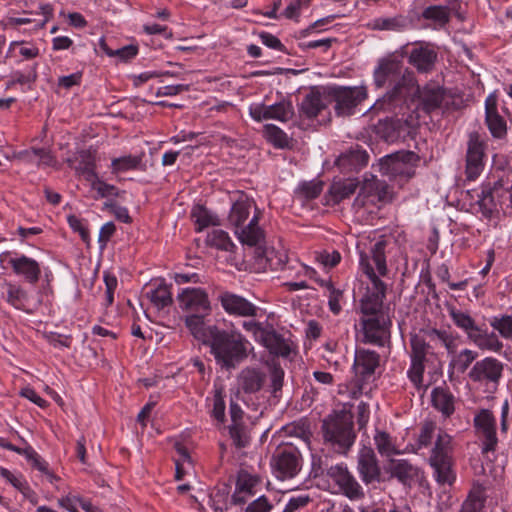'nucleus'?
Returning a JSON list of instances; mask_svg holds the SVG:
<instances>
[{
	"label": "nucleus",
	"instance_id": "nucleus-1",
	"mask_svg": "<svg viewBox=\"0 0 512 512\" xmlns=\"http://www.w3.org/2000/svg\"><path fill=\"white\" fill-rule=\"evenodd\" d=\"M374 84L378 88L392 85L393 88L383 99L377 100L373 109H388L391 102L410 94L415 86L413 73L404 68L401 60L396 57H387L379 61L373 73Z\"/></svg>",
	"mask_w": 512,
	"mask_h": 512
},
{
	"label": "nucleus",
	"instance_id": "nucleus-2",
	"mask_svg": "<svg viewBox=\"0 0 512 512\" xmlns=\"http://www.w3.org/2000/svg\"><path fill=\"white\" fill-rule=\"evenodd\" d=\"M385 297L362 296L360 299V335L364 343L383 347L390 339L391 320L383 308Z\"/></svg>",
	"mask_w": 512,
	"mask_h": 512
},
{
	"label": "nucleus",
	"instance_id": "nucleus-3",
	"mask_svg": "<svg viewBox=\"0 0 512 512\" xmlns=\"http://www.w3.org/2000/svg\"><path fill=\"white\" fill-rule=\"evenodd\" d=\"M254 202L247 195L241 193L233 202L229 215L228 225L233 229L235 237L242 245L260 248L264 242V231L259 227V216L251 209Z\"/></svg>",
	"mask_w": 512,
	"mask_h": 512
},
{
	"label": "nucleus",
	"instance_id": "nucleus-4",
	"mask_svg": "<svg viewBox=\"0 0 512 512\" xmlns=\"http://www.w3.org/2000/svg\"><path fill=\"white\" fill-rule=\"evenodd\" d=\"M215 361L222 368H235L252 349L250 342L238 331L212 329V337L206 344Z\"/></svg>",
	"mask_w": 512,
	"mask_h": 512
},
{
	"label": "nucleus",
	"instance_id": "nucleus-5",
	"mask_svg": "<svg viewBox=\"0 0 512 512\" xmlns=\"http://www.w3.org/2000/svg\"><path fill=\"white\" fill-rule=\"evenodd\" d=\"M385 247V241L379 240L374 243L368 252L360 253L359 268L369 281L363 296L385 297L386 295V285L381 280L388 272Z\"/></svg>",
	"mask_w": 512,
	"mask_h": 512
},
{
	"label": "nucleus",
	"instance_id": "nucleus-6",
	"mask_svg": "<svg viewBox=\"0 0 512 512\" xmlns=\"http://www.w3.org/2000/svg\"><path fill=\"white\" fill-rule=\"evenodd\" d=\"M452 451L451 436L439 430L429 459L430 465L434 470V478L439 484L451 485L455 481Z\"/></svg>",
	"mask_w": 512,
	"mask_h": 512
},
{
	"label": "nucleus",
	"instance_id": "nucleus-7",
	"mask_svg": "<svg viewBox=\"0 0 512 512\" xmlns=\"http://www.w3.org/2000/svg\"><path fill=\"white\" fill-rule=\"evenodd\" d=\"M478 204L484 214L512 208V185L504 188L502 182L498 181L493 187H484L478 195Z\"/></svg>",
	"mask_w": 512,
	"mask_h": 512
},
{
	"label": "nucleus",
	"instance_id": "nucleus-8",
	"mask_svg": "<svg viewBox=\"0 0 512 512\" xmlns=\"http://www.w3.org/2000/svg\"><path fill=\"white\" fill-rule=\"evenodd\" d=\"M473 423L482 452L494 451L498 444V438L497 423L493 413L488 409H481L474 415Z\"/></svg>",
	"mask_w": 512,
	"mask_h": 512
},
{
	"label": "nucleus",
	"instance_id": "nucleus-9",
	"mask_svg": "<svg viewBox=\"0 0 512 512\" xmlns=\"http://www.w3.org/2000/svg\"><path fill=\"white\" fill-rule=\"evenodd\" d=\"M413 157L412 153L386 156L381 159L379 170L383 175L404 183L415 174L414 165L411 163Z\"/></svg>",
	"mask_w": 512,
	"mask_h": 512
},
{
	"label": "nucleus",
	"instance_id": "nucleus-10",
	"mask_svg": "<svg viewBox=\"0 0 512 512\" xmlns=\"http://www.w3.org/2000/svg\"><path fill=\"white\" fill-rule=\"evenodd\" d=\"M392 199L389 186L374 175L365 177L360 191L355 199V205L363 207L367 204L376 205L379 202H388Z\"/></svg>",
	"mask_w": 512,
	"mask_h": 512
},
{
	"label": "nucleus",
	"instance_id": "nucleus-11",
	"mask_svg": "<svg viewBox=\"0 0 512 512\" xmlns=\"http://www.w3.org/2000/svg\"><path fill=\"white\" fill-rule=\"evenodd\" d=\"M503 374V363L496 358L486 357L477 361L469 372L474 382L484 383L488 389L495 390Z\"/></svg>",
	"mask_w": 512,
	"mask_h": 512
},
{
	"label": "nucleus",
	"instance_id": "nucleus-12",
	"mask_svg": "<svg viewBox=\"0 0 512 512\" xmlns=\"http://www.w3.org/2000/svg\"><path fill=\"white\" fill-rule=\"evenodd\" d=\"M485 140L476 132L470 133L466 151V177L476 180L483 171L485 159Z\"/></svg>",
	"mask_w": 512,
	"mask_h": 512
},
{
	"label": "nucleus",
	"instance_id": "nucleus-13",
	"mask_svg": "<svg viewBox=\"0 0 512 512\" xmlns=\"http://www.w3.org/2000/svg\"><path fill=\"white\" fill-rule=\"evenodd\" d=\"M327 476L338 486L339 492L350 500H359L364 497L363 488L345 464L331 466L327 471Z\"/></svg>",
	"mask_w": 512,
	"mask_h": 512
},
{
	"label": "nucleus",
	"instance_id": "nucleus-14",
	"mask_svg": "<svg viewBox=\"0 0 512 512\" xmlns=\"http://www.w3.org/2000/svg\"><path fill=\"white\" fill-rule=\"evenodd\" d=\"M294 114L292 103L288 100H281L272 105L264 103H252L249 106V115L256 121L277 120L287 122Z\"/></svg>",
	"mask_w": 512,
	"mask_h": 512
},
{
	"label": "nucleus",
	"instance_id": "nucleus-15",
	"mask_svg": "<svg viewBox=\"0 0 512 512\" xmlns=\"http://www.w3.org/2000/svg\"><path fill=\"white\" fill-rule=\"evenodd\" d=\"M179 307L189 313H204L210 315L212 311L208 293L200 287L183 288L177 295Z\"/></svg>",
	"mask_w": 512,
	"mask_h": 512
},
{
	"label": "nucleus",
	"instance_id": "nucleus-16",
	"mask_svg": "<svg viewBox=\"0 0 512 512\" xmlns=\"http://www.w3.org/2000/svg\"><path fill=\"white\" fill-rule=\"evenodd\" d=\"M323 435L327 442L345 450L352 446L355 440L352 426L339 418H331L323 423Z\"/></svg>",
	"mask_w": 512,
	"mask_h": 512
},
{
	"label": "nucleus",
	"instance_id": "nucleus-17",
	"mask_svg": "<svg viewBox=\"0 0 512 512\" xmlns=\"http://www.w3.org/2000/svg\"><path fill=\"white\" fill-rule=\"evenodd\" d=\"M334 96L337 115L347 116L353 114L354 108L367 98V90L364 86L341 87Z\"/></svg>",
	"mask_w": 512,
	"mask_h": 512
},
{
	"label": "nucleus",
	"instance_id": "nucleus-18",
	"mask_svg": "<svg viewBox=\"0 0 512 512\" xmlns=\"http://www.w3.org/2000/svg\"><path fill=\"white\" fill-rule=\"evenodd\" d=\"M357 469L361 480L366 484L380 482L381 470L371 447L363 446L358 452Z\"/></svg>",
	"mask_w": 512,
	"mask_h": 512
},
{
	"label": "nucleus",
	"instance_id": "nucleus-19",
	"mask_svg": "<svg viewBox=\"0 0 512 512\" xmlns=\"http://www.w3.org/2000/svg\"><path fill=\"white\" fill-rule=\"evenodd\" d=\"M485 122L494 138L502 139L506 136L507 123L498 111L497 97L494 94L488 95L485 100Z\"/></svg>",
	"mask_w": 512,
	"mask_h": 512
},
{
	"label": "nucleus",
	"instance_id": "nucleus-20",
	"mask_svg": "<svg viewBox=\"0 0 512 512\" xmlns=\"http://www.w3.org/2000/svg\"><path fill=\"white\" fill-rule=\"evenodd\" d=\"M427 337L430 339H434L435 337L440 340L446 341L445 332L431 329L429 331H420L419 333L411 335L410 338V360L424 362L426 361V357L430 351V346L427 342Z\"/></svg>",
	"mask_w": 512,
	"mask_h": 512
},
{
	"label": "nucleus",
	"instance_id": "nucleus-21",
	"mask_svg": "<svg viewBox=\"0 0 512 512\" xmlns=\"http://www.w3.org/2000/svg\"><path fill=\"white\" fill-rule=\"evenodd\" d=\"M221 306L226 313L241 317H253L257 313V307L242 296L224 292L219 296Z\"/></svg>",
	"mask_w": 512,
	"mask_h": 512
},
{
	"label": "nucleus",
	"instance_id": "nucleus-22",
	"mask_svg": "<svg viewBox=\"0 0 512 512\" xmlns=\"http://www.w3.org/2000/svg\"><path fill=\"white\" fill-rule=\"evenodd\" d=\"M15 274L23 277L27 282L35 284L41 276L39 263L26 255H19L9 260Z\"/></svg>",
	"mask_w": 512,
	"mask_h": 512
},
{
	"label": "nucleus",
	"instance_id": "nucleus-23",
	"mask_svg": "<svg viewBox=\"0 0 512 512\" xmlns=\"http://www.w3.org/2000/svg\"><path fill=\"white\" fill-rule=\"evenodd\" d=\"M275 470L282 479L294 477L300 470L298 452L294 449L283 450L276 458Z\"/></svg>",
	"mask_w": 512,
	"mask_h": 512
},
{
	"label": "nucleus",
	"instance_id": "nucleus-24",
	"mask_svg": "<svg viewBox=\"0 0 512 512\" xmlns=\"http://www.w3.org/2000/svg\"><path fill=\"white\" fill-rule=\"evenodd\" d=\"M379 365V355L375 351L356 350L353 369L363 380L371 376Z\"/></svg>",
	"mask_w": 512,
	"mask_h": 512
},
{
	"label": "nucleus",
	"instance_id": "nucleus-25",
	"mask_svg": "<svg viewBox=\"0 0 512 512\" xmlns=\"http://www.w3.org/2000/svg\"><path fill=\"white\" fill-rule=\"evenodd\" d=\"M259 483V478L247 471H240L237 476L236 489L232 496L235 504H243L248 498L255 494V487Z\"/></svg>",
	"mask_w": 512,
	"mask_h": 512
},
{
	"label": "nucleus",
	"instance_id": "nucleus-26",
	"mask_svg": "<svg viewBox=\"0 0 512 512\" xmlns=\"http://www.w3.org/2000/svg\"><path fill=\"white\" fill-rule=\"evenodd\" d=\"M80 170L85 179L90 183L92 190L97 192L99 198L118 196V188L100 179L95 171L94 164L88 163L83 168H80Z\"/></svg>",
	"mask_w": 512,
	"mask_h": 512
},
{
	"label": "nucleus",
	"instance_id": "nucleus-27",
	"mask_svg": "<svg viewBox=\"0 0 512 512\" xmlns=\"http://www.w3.org/2000/svg\"><path fill=\"white\" fill-rule=\"evenodd\" d=\"M204 313H189L185 317V325L190 333L199 341L207 344L212 337V329L218 328L215 325H206Z\"/></svg>",
	"mask_w": 512,
	"mask_h": 512
},
{
	"label": "nucleus",
	"instance_id": "nucleus-28",
	"mask_svg": "<svg viewBox=\"0 0 512 512\" xmlns=\"http://www.w3.org/2000/svg\"><path fill=\"white\" fill-rule=\"evenodd\" d=\"M257 342L262 344L271 354L277 356L287 357L291 351L289 344L268 324H266V328Z\"/></svg>",
	"mask_w": 512,
	"mask_h": 512
},
{
	"label": "nucleus",
	"instance_id": "nucleus-29",
	"mask_svg": "<svg viewBox=\"0 0 512 512\" xmlns=\"http://www.w3.org/2000/svg\"><path fill=\"white\" fill-rule=\"evenodd\" d=\"M437 53L429 46L417 45L410 51L409 62L419 71L427 72L432 69Z\"/></svg>",
	"mask_w": 512,
	"mask_h": 512
},
{
	"label": "nucleus",
	"instance_id": "nucleus-30",
	"mask_svg": "<svg viewBox=\"0 0 512 512\" xmlns=\"http://www.w3.org/2000/svg\"><path fill=\"white\" fill-rule=\"evenodd\" d=\"M40 50L33 42L12 41L9 44L6 57L15 58L17 63L35 59L39 56Z\"/></svg>",
	"mask_w": 512,
	"mask_h": 512
},
{
	"label": "nucleus",
	"instance_id": "nucleus-31",
	"mask_svg": "<svg viewBox=\"0 0 512 512\" xmlns=\"http://www.w3.org/2000/svg\"><path fill=\"white\" fill-rule=\"evenodd\" d=\"M418 93L419 106L426 113L440 108L444 99V92L438 86H425L421 90L418 89Z\"/></svg>",
	"mask_w": 512,
	"mask_h": 512
},
{
	"label": "nucleus",
	"instance_id": "nucleus-32",
	"mask_svg": "<svg viewBox=\"0 0 512 512\" xmlns=\"http://www.w3.org/2000/svg\"><path fill=\"white\" fill-rule=\"evenodd\" d=\"M357 187L358 181L354 178L334 181L329 188V201L333 204H338L353 195Z\"/></svg>",
	"mask_w": 512,
	"mask_h": 512
},
{
	"label": "nucleus",
	"instance_id": "nucleus-33",
	"mask_svg": "<svg viewBox=\"0 0 512 512\" xmlns=\"http://www.w3.org/2000/svg\"><path fill=\"white\" fill-rule=\"evenodd\" d=\"M264 381V375L255 368H245L238 376L239 386L247 393L260 390Z\"/></svg>",
	"mask_w": 512,
	"mask_h": 512
},
{
	"label": "nucleus",
	"instance_id": "nucleus-34",
	"mask_svg": "<svg viewBox=\"0 0 512 512\" xmlns=\"http://www.w3.org/2000/svg\"><path fill=\"white\" fill-rule=\"evenodd\" d=\"M191 218L196 226L197 232H201L210 226L220 225L218 216L202 205H196L192 208Z\"/></svg>",
	"mask_w": 512,
	"mask_h": 512
},
{
	"label": "nucleus",
	"instance_id": "nucleus-35",
	"mask_svg": "<svg viewBox=\"0 0 512 512\" xmlns=\"http://www.w3.org/2000/svg\"><path fill=\"white\" fill-rule=\"evenodd\" d=\"M448 313L453 323L461 330H463L468 338L470 339L476 332L478 327L472 317L462 310L457 309L454 306L448 307Z\"/></svg>",
	"mask_w": 512,
	"mask_h": 512
},
{
	"label": "nucleus",
	"instance_id": "nucleus-36",
	"mask_svg": "<svg viewBox=\"0 0 512 512\" xmlns=\"http://www.w3.org/2000/svg\"><path fill=\"white\" fill-rule=\"evenodd\" d=\"M263 137L277 149H285L290 146L291 139L281 128L274 124L263 126Z\"/></svg>",
	"mask_w": 512,
	"mask_h": 512
},
{
	"label": "nucleus",
	"instance_id": "nucleus-37",
	"mask_svg": "<svg viewBox=\"0 0 512 512\" xmlns=\"http://www.w3.org/2000/svg\"><path fill=\"white\" fill-rule=\"evenodd\" d=\"M431 400L433 406L442 412L443 415L449 416L454 411L453 396L443 388L437 387L432 390Z\"/></svg>",
	"mask_w": 512,
	"mask_h": 512
},
{
	"label": "nucleus",
	"instance_id": "nucleus-38",
	"mask_svg": "<svg viewBox=\"0 0 512 512\" xmlns=\"http://www.w3.org/2000/svg\"><path fill=\"white\" fill-rule=\"evenodd\" d=\"M477 356V352L470 349H463L460 352L455 353L450 360L449 371L459 374L464 373Z\"/></svg>",
	"mask_w": 512,
	"mask_h": 512
},
{
	"label": "nucleus",
	"instance_id": "nucleus-39",
	"mask_svg": "<svg viewBox=\"0 0 512 512\" xmlns=\"http://www.w3.org/2000/svg\"><path fill=\"white\" fill-rule=\"evenodd\" d=\"M22 157L29 163L34 164L38 167L55 166L57 161L50 151L45 149H32L22 153Z\"/></svg>",
	"mask_w": 512,
	"mask_h": 512
},
{
	"label": "nucleus",
	"instance_id": "nucleus-40",
	"mask_svg": "<svg viewBox=\"0 0 512 512\" xmlns=\"http://www.w3.org/2000/svg\"><path fill=\"white\" fill-rule=\"evenodd\" d=\"M141 162V157L137 155H124L114 158L111 162V172L113 174H120L137 170L140 167Z\"/></svg>",
	"mask_w": 512,
	"mask_h": 512
},
{
	"label": "nucleus",
	"instance_id": "nucleus-41",
	"mask_svg": "<svg viewBox=\"0 0 512 512\" xmlns=\"http://www.w3.org/2000/svg\"><path fill=\"white\" fill-rule=\"evenodd\" d=\"M374 444L381 456L390 457L400 453L392 437L385 431H376Z\"/></svg>",
	"mask_w": 512,
	"mask_h": 512
},
{
	"label": "nucleus",
	"instance_id": "nucleus-42",
	"mask_svg": "<svg viewBox=\"0 0 512 512\" xmlns=\"http://www.w3.org/2000/svg\"><path fill=\"white\" fill-rule=\"evenodd\" d=\"M206 242L219 250L230 252L235 248L229 234L221 229H214L208 233Z\"/></svg>",
	"mask_w": 512,
	"mask_h": 512
},
{
	"label": "nucleus",
	"instance_id": "nucleus-43",
	"mask_svg": "<svg viewBox=\"0 0 512 512\" xmlns=\"http://www.w3.org/2000/svg\"><path fill=\"white\" fill-rule=\"evenodd\" d=\"M389 470L391 475L402 483H406L414 476L413 466L405 459L391 460Z\"/></svg>",
	"mask_w": 512,
	"mask_h": 512
},
{
	"label": "nucleus",
	"instance_id": "nucleus-44",
	"mask_svg": "<svg viewBox=\"0 0 512 512\" xmlns=\"http://www.w3.org/2000/svg\"><path fill=\"white\" fill-rule=\"evenodd\" d=\"M324 107L322 96L317 92L307 94L301 103V111L309 118L316 117Z\"/></svg>",
	"mask_w": 512,
	"mask_h": 512
},
{
	"label": "nucleus",
	"instance_id": "nucleus-45",
	"mask_svg": "<svg viewBox=\"0 0 512 512\" xmlns=\"http://www.w3.org/2000/svg\"><path fill=\"white\" fill-rule=\"evenodd\" d=\"M150 301L158 308H164L172 303V296L169 287L161 282L155 288L147 292Z\"/></svg>",
	"mask_w": 512,
	"mask_h": 512
},
{
	"label": "nucleus",
	"instance_id": "nucleus-46",
	"mask_svg": "<svg viewBox=\"0 0 512 512\" xmlns=\"http://www.w3.org/2000/svg\"><path fill=\"white\" fill-rule=\"evenodd\" d=\"M405 21L401 16L396 17H378L370 20L367 27L372 30H392L397 31L404 27Z\"/></svg>",
	"mask_w": 512,
	"mask_h": 512
},
{
	"label": "nucleus",
	"instance_id": "nucleus-47",
	"mask_svg": "<svg viewBox=\"0 0 512 512\" xmlns=\"http://www.w3.org/2000/svg\"><path fill=\"white\" fill-rule=\"evenodd\" d=\"M316 281L319 283L320 286H322L326 290L325 294L328 297V305L330 310L334 314H338L341 311L340 300L342 298V291L336 289L331 280L329 279H316Z\"/></svg>",
	"mask_w": 512,
	"mask_h": 512
},
{
	"label": "nucleus",
	"instance_id": "nucleus-48",
	"mask_svg": "<svg viewBox=\"0 0 512 512\" xmlns=\"http://www.w3.org/2000/svg\"><path fill=\"white\" fill-rule=\"evenodd\" d=\"M470 340L482 350L499 352L503 347V344L494 334H481L479 329Z\"/></svg>",
	"mask_w": 512,
	"mask_h": 512
},
{
	"label": "nucleus",
	"instance_id": "nucleus-49",
	"mask_svg": "<svg viewBox=\"0 0 512 512\" xmlns=\"http://www.w3.org/2000/svg\"><path fill=\"white\" fill-rule=\"evenodd\" d=\"M228 433L236 448H244L250 442V433L248 427L244 423L230 424Z\"/></svg>",
	"mask_w": 512,
	"mask_h": 512
},
{
	"label": "nucleus",
	"instance_id": "nucleus-50",
	"mask_svg": "<svg viewBox=\"0 0 512 512\" xmlns=\"http://www.w3.org/2000/svg\"><path fill=\"white\" fill-rule=\"evenodd\" d=\"M175 449L178 455L175 458L176 479L181 480L188 469L192 468V462L187 449L183 445L176 443Z\"/></svg>",
	"mask_w": 512,
	"mask_h": 512
},
{
	"label": "nucleus",
	"instance_id": "nucleus-51",
	"mask_svg": "<svg viewBox=\"0 0 512 512\" xmlns=\"http://www.w3.org/2000/svg\"><path fill=\"white\" fill-rule=\"evenodd\" d=\"M484 501V491L480 488H476L469 493L459 512H481Z\"/></svg>",
	"mask_w": 512,
	"mask_h": 512
},
{
	"label": "nucleus",
	"instance_id": "nucleus-52",
	"mask_svg": "<svg viewBox=\"0 0 512 512\" xmlns=\"http://www.w3.org/2000/svg\"><path fill=\"white\" fill-rule=\"evenodd\" d=\"M422 16L438 26H444L449 21L450 10L447 6H429L424 9Z\"/></svg>",
	"mask_w": 512,
	"mask_h": 512
},
{
	"label": "nucleus",
	"instance_id": "nucleus-53",
	"mask_svg": "<svg viewBox=\"0 0 512 512\" xmlns=\"http://www.w3.org/2000/svg\"><path fill=\"white\" fill-rule=\"evenodd\" d=\"M28 300L27 292L20 286L7 284V302L19 310H25V304Z\"/></svg>",
	"mask_w": 512,
	"mask_h": 512
},
{
	"label": "nucleus",
	"instance_id": "nucleus-54",
	"mask_svg": "<svg viewBox=\"0 0 512 512\" xmlns=\"http://www.w3.org/2000/svg\"><path fill=\"white\" fill-rule=\"evenodd\" d=\"M100 47L110 57H117L121 61H128L133 59L138 54V47L135 45H127L119 49L113 50L108 48L104 39L100 40Z\"/></svg>",
	"mask_w": 512,
	"mask_h": 512
},
{
	"label": "nucleus",
	"instance_id": "nucleus-55",
	"mask_svg": "<svg viewBox=\"0 0 512 512\" xmlns=\"http://www.w3.org/2000/svg\"><path fill=\"white\" fill-rule=\"evenodd\" d=\"M323 184L319 180H312L309 182L301 183L296 192L305 200H311L317 198L322 192Z\"/></svg>",
	"mask_w": 512,
	"mask_h": 512
},
{
	"label": "nucleus",
	"instance_id": "nucleus-56",
	"mask_svg": "<svg viewBox=\"0 0 512 512\" xmlns=\"http://www.w3.org/2000/svg\"><path fill=\"white\" fill-rule=\"evenodd\" d=\"M225 400L222 388H215L213 395L212 416L218 422L223 423L225 419Z\"/></svg>",
	"mask_w": 512,
	"mask_h": 512
},
{
	"label": "nucleus",
	"instance_id": "nucleus-57",
	"mask_svg": "<svg viewBox=\"0 0 512 512\" xmlns=\"http://www.w3.org/2000/svg\"><path fill=\"white\" fill-rule=\"evenodd\" d=\"M86 502H87L86 499H84L78 495L68 493V494L58 498L57 505L60 508L67 510L68 512H79L78 506H80L82 508V503H86Z\"/></svg>",
	"mask_w": 512,
	"mask_h": 512
},
{
	"label": "nucleus",
	"instance_id": "nucleus-58",
	"mask_svg": "<svg viewBox=\"0 0 512 512\" xmlns=\"http://www.w3.org/2000/svg\"><path fill=\"white\" fill-rule=\"evenodd\" d=\"M310 0H292L283 11L287 19L298 21L301 11L309 6Z\"/></svg>",
	"mask_w": 512,
	"mask_h": 512
},
{
	"label": "nucleus",
	"instance_id": "nucleus-59",
	"mask_svg": "<svg viewBox=\"0 0 512 512\" xmlns=\"http://www.w3.org/2000/svg\"><path fill=\"white\" fill-rule=\"evenodd\" d=\"M30 464L39 472L44 474L46 479L52 485H56V483L60 480V478L49 469V464L39 454H37V456L30 462Z\"/></svg>",
	"mask_w": 512,
	"mask_h": 512
},
{
	"label": "nucleus",
	"instance_id": "nucleus-60",
	"mask_svg": "<svg viewBox=\"0 0 512 512\" xmlns=\"http://www.w3.org/2000/svg\"><path fill=\"white\" fill-rule=\"evenodd\" d=\"M424 370V362L410 360L407 376L414 386L420 387L422 385Z\"/></svg>",
	"mask_w": 512,
	"mask_h": 512
},
{
	"label": "nucleus",
	"instance_id": "nucleus-61",
	"mask_svg": "<svg viewBox=\"0 0 512 512\" xmlns=\"http://www.w3.org/2000/svg\"><path fill=\"white\" fill-rule=\"evenodd\" d=\"M491 325L496 329L503 337L509 338L512 336V317L503 316L500 319H495Z\"/></svg>",
	"mask_w": 512,
	"mask_h": 512
},
{
	"label": "nucleus",
	"instance_id": "nucleus-62",
	"mask_svg": "<svg viewBox=\"0 0 512 512\" xmlns=\"http://www.w3.org/2000/svg\"><path fill=\"white\" fill-rule=\"evenodd\" d=\"M316 259L324 267L331 268L336 266L340 262L341 255L338 251L335 250H333L332 252L324 251L322 253H319Z\"/></svg>",
	"mask_w": 512,
	"mask_h": 512
},
{
	"label": "nucleus",
	"instance_id": "nucleus-63",
	"mask_svg": "<svg viewBox=\"0 0 512 512\" xmlns=\"http://www.w3.org/2000/svg\"><path fill=\"white\" fill-rule=\"evenodd\" d=\"M309 501L310 498L307 494L293 496L285 505L283 512H294L299 508L305 507L309 503Z\"/></svg>",
	"mask_w": 512,
	"mask_h": 512
},
{
	"label": "nucleus",
	"instance_id": "nucleus-64",
	"mask_svg": "<svg viewBox=\"0 0 512 512\" xmlns=\"http://www.w3.org/2000/svg\"><path fill=\"white\" fill-rule=\"evenodd\" d=\"M272 504L265 496H260L246 507V512H270Z\"/></svg>",
	"mask_w": 512,
	"mask_h": 512
}]
</instances>
